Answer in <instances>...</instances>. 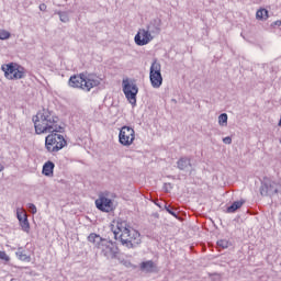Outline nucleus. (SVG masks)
<instances>
[{
  "mask_svg": "<svg viewBox=\"0 0 281 281\" xmlns=\"http://www.w3.org/2000/svg\"><path fill=\"white\" fill-rule=\"evenodd\" d=\"M33 123L36 135H44L47 133H63L60 120L49 109H42L33 116Z\"/></svg>",
  "mask_w": 281,
  "mask_h": 281,
  "instance_id": "1",
  "label": "nucleus"
},
{
  "mask_svg": "<svg viewBox=\"0 0 281 281\" xmlns=\"http://www.w3.org/2000/svg\"><path fill=\"white\" fill-rule=\"evenodd\" d=\"M115 240H121L128 249L137 247L142 243L139 232L131 227L127 221L119 220L116 228L113 229Z\"/></svg>",
  "mask_w": 281,
  "mask_h": 281,
  "instance_id": "2",
  "label": "nucleus"
},
{
  "mask_svg": "<svg viewBox=\"0 0 281 281\" xmlns=\"http://www.w3.org/2000/svg\"><path fill=\"white\" fill-rule=\"evenodd\" d=\"M88 241L91 243L95 249H99L101 256L106 260H115L120 254L117 245L106 238H102L100 235L92 233L88 236Z\"/></svg>",
  "mask_w": 281,
  "mask_h": 281,
  "instance_id": "3",
  "label": "nucleus"
},
{
  "mask_svg": "<svg viewBox=\"0 0 281 281\" xmlns=\"http://www.w3.org/2000/svg\"><path fill=\"white\" fill-rule=\"evenodd\" d=\"M101 79L93 75L86 76L85 74L71 76L69 79V87L74 89H82L83 91H91L93 87L100 86Z\"/></svg>",
  "mask_w": 281,
  "mask_h": 281,
  "instance_id": "4",
  "label": "nucleus"
},
{
  "mask_svg": "<svg viewBox=\"0 0 281 281\" xmlns=\"http://www.w3.org/2000/svg\"><path fill=\"white\" fill-rule=\"evenodd\" d=\"M59 132H50L45 138V148L48 153H58L67 146L65 136L58 134Z\"/></svg>",
  "mask_w": 281,
  "mask_h": 281,
  "instance_id": "5",
  "label": "nucleus"
},
{
  "mask_svg": "<svg viewBox=\"0 0 281 281\" xmlns=\"http://www.w3.org/2000/svg\"><path fill=\"white\" fill-rule=\"evenodd\" d=\"M7 80H23L25 78V68L16 63H9L1 66Z\"/></svg>",
  "mask_w": 281,
  "mask_h": 281,
  "instance_id": "6",
  "label": "nucleus"
},
{
  "mask_svg": "<svg viewBox=\"0 0 281 281\" xmlns=\"http://www.w3.org/2000/svg\"><path fill=\"white\" fill-rule=\"evenodd\" d=\"M259 190L261 196H273L278 194V192H281V183L271 178H263Z\"/></svg>",
  "mask_w": 281,
  "mask_h": 281,
  "instance_id": "7",
  "label": "nucleus"
},
{
  "mask_svg": "<svg viewBox=\"0 0 281 281\" xmlns=\"http://www.w3.org/2000/svg\"><path fill=\"white\" fill-rule=\"evenodd\" d=\"M149 80L154 89H159L164 85V77L161 76V64L155 59L149 69Z\"/></svg>",
  "mask_w": 281,
  "mask_h": 281,
  "instance_id": "8",
  "label": "nucleus"
},
{
  "mask_svg": "<svg viewBox=\"0 0 281 281\" xmlns=\"http://www.w3.org/2000/svg\"><path fill=\"white\" fill-rule=\"evenodd\" d=\"M123 93L132 106L137 104V93H139V88H137L135 82L128 79L123 80Z\"/></svg>",
  "mask_w": 281,
  "mask_h": 281,
  "instance_id": "9",
  "label": "nucleus"
},
{
  "mask_svg": "<svg viewBox=\"0 0 281 281\" xmlns=\"http://www.w3.org/2000/svg\"><path fill=\"white\" fill-rule=\"evenodd\" d=\"M119 142L121 146H133V142H135V130L131 126H123L119 133Z\"/></svg>",
  "mask_w": 281,
  "mask_h": 281,
  "instance_id": "10",
  "label": "nucleus"
},
{
  "mask_svg": "<svg viewBox=\"0 0 281 281\" xmlns=\"http://www.w3.org/2000/svg\"><path fill=\"white\" fill-rule=\"evenodd\" d=\"M153 38H155V36L149 34V32L146 29H139L134 37V41L136 45H138L139 47H144V45H148V43H150Z\"/></svg>",
  "mask_w": 281,
  "mask_h": 281,
  "instance_id": "11",
  "label": "nucleus"
},
{
  "mask_svg": "<svg viewBox=\"0 0 281 281\" xmlns=\"http://www.w3.org/2000/svg\"><path fill=\"white\" fill-rule=\"evenodd\" d=\"M95 205L101 212H113V200L100 194L95 200Z\"/></svg>",
  "mask_w": 281,
  "mask_h": 281,
  "instance_id": "12",
  "label": "nucleus"
},
{
  "mask_svg": "<svg viewBox=\"0 0 281 281\" xmlns=\"http://www.w3.org/2000/svg\"><path fill=\"white\" fill-rule=\"evenodd\" d=\"M147 31L149 34L153 36V34H160L161 33V20L156 19L153 20L148 25H147Z\"/></svg>",
  "mask_w": 281,
  "mask_h": 281,
  "instance_id": "13",
  "label": "nucleus"
},
{
  "mask_svg": "<svg viewBox=\"0 0 281 281\" xmlns=\"http://www.w3.org/2000/svg\"><path fill=\"white\" fill-rule=\"evenodd\" d=\"M140 271L144 273H155L157 271V263L153 260L143 261L140 263Z\"/></svg>",
  "mask_w": 281,
  "mask_h": 281,
  "instance_id": "14",
  "label": "nucleus"
},
{
  "mask_svg": "<svg viewBox=\"0 0 281 281\" xmlns=\"http://www.w3.org/2000/svg\"><path fill=\"white\" fill-rule=\"evenodd\" d=\"M54 168H56V165H54L53 161H46L42 169V175L45 177H54Z\"/></svg>",
  "mask_w": 281,
  "mask_h": 281,
  "instance_id": "15",
  "label": "nucleus"
},
{
  "mask_svg": "<svg viewBox=\"0 0 281 281\" xmlns=\"http://www.w3.org/2000/svg\"><path fill=\"white\" fill-rule=\"evenodd\" d=\"M177 166L179 170H188V168H192V162L190 161V158L182 157L178 160Z\"/></svg>",
  "mask_w": 281,
  "mask_h": 281,
  "instance_id": "16",
  "label": "nucleus"
},
{
  "mask_svg": "<svg viewBox=\"0 0 281 281\" xmlns=\"http://www.w3.org/2000/svg\"><path fill=\"white\" fill-rule=\"evenodd\" d=\"M267 19H269V11L267 9H259L256 12L257 21H267Z\"/></svg>",
  "mask_w": 281,
  "mask_h": 281,
  "instance_id": "17",
  "label": "nucleus"
},
{
  "mask_svg": "<svg viewBox=\"0 0 281 281\" xmlns=\"http://www.w3.org/2000/svg\"><path fill=\"white\" fill-rule=\"evenodd\" d=\"M245 204V201L240 200V201H235L231 206L227 207V212L229 214L236 212V210H240V207H243V205Z\"/></svg>",
  "mask_w": 281,
  "mask_h": 281,
  "instance_id": "18",
  "label": "nucleus"
},
{
  "mask_svg": "<svg viewBox=\"0 0 281 281\" xmlns=\"http://www.w3.org/2000/svg\"><path fill=\"white\" fill-rule=\"evenodd\" d=\"M20 225L23 232H26V234H30V222L27 221V216H24V218L20 221Z\"/></svg>",
  "mask_w": 281,
  "mask_h": 281,
  "instance_id": "19",
  "label": "nucleus"
},
{
  "mask_svg": "<svg viewBox=\"0 0 281 281\" xmlns=\"http://www.w3.org/2000/svg\"><path fill=\"white\" fill-rule=\"evenodd\" d=\"M57 14H58L61 23H69V14H67V12L58 11Z\"/></svg>",
  "mask_w": 281,
  "mask_h": 281,
  "instance_id": "20",
  "label": "nucleus"
},
{
  "mask_svg": "<svg viewBox=\"0 0 281 281\" xmlns=\"http://www.w3.org/2000/svg\"><path fill=\"white\" fill-rule=\"evenodd\" d=\"M218 124L220 126H227V113H222L218 116Z\"/></svg>",
  "mask_w": 281,
  "mask_h": 281,
  "instance_id": "21",
  "label": "nucleus"
},
{
  "mask_svg": "<svg viewBox=\"0 0 281 281\" xmlns=\"http://www.w3.org/2000/svg\"><path fill=\"white\" fill-rule=\"evenodd\" d=\"M217 246L221 248V249H227V247H229V241L227 239H220L217 241Z\"/></svg>",
  "mask_w": 281,
  "mask_h": 281,
  "instance_id": "22",
  "label": "nucleus"
},
{
  "mask_svg": "<svg viewBox=\"0 0 281 281\" xmlns=\"http://www.w3.org/2000/svg\"><path fill=\"white\" fill-rule=\"evenodd\" d=\"M10 36H11L10 32L5 30H0V41H8Z\"/></svg>",
  "mask_w": 281,
  "mask_h": 281,
  "instance_id": "23",
  "label": "nucleus"
},
{
  "mask_svg": "<svg viewBox=\"0 0 281 281\" xmlns=\"http://www.w3.org/2000/svg\"><path fill=\"white\" fill-rule=\"evenodd\" d=\"M16 256H18L19 260H23V261L30 260V257L27 255H25L23 251H18Z\"/></svg>",
  "mask_w": 281,
  "mask_h": 281,
  "instance_id": "24",
  "label": "nucleus"
},
{
  "mask_svg": "<svg viewBox=\"0 0 281 281\" xmlns=\"http://www.w3.org/2000/svg\"><path fill=\"white\" fill-rule=\"evenodd\" d=\"M0 260H4V262H10V256H8L5 251L0 250Z\"/></svg>",
  "mask_w": 281,
  "mask_h": 281,
  "instance_id": "25",
  "label": "nucleus"
},
{
  "mask_svg": "<svg viewBox=\"0 0 281 281\" xmlns=\"http://www.w3.org/2000/svg\"><path fill=\"white\" fill-rule=\"evenodd\" d=\"M27 207H29L31 214H36V212H37L36 205H34L33 203H29Z\"/></svg>",
  "mask_w": 281,
  "mask_h": 281,
  "instance_id": "26",
  "label": "nucleus"
},
{
  "mask_svg": "<svg viewBox=\"0 0 281 281\" xmlns=\"http://www.w3.org/2000/svg\"><path fill=\"white\" fill-rule=\"evenodd\" d=\"M16 216H18V221L21 223V221H23L25 218V216H27V215L23 212L18 211Z\"/></svg>",
  "mask_w": 281,
  "mask_h": 281,
  "instance_id": "27",
  "label": "nucleus"
},
{
  "mask_svg": "<svg viewBox=\"0 0 281 281\" xmlns=\"http://www.w3.org/2000/svg\"><path fill=\"white\" fill-rule=\"evenodd\" d=\"M165 210L171 214V216H175V218H177V213L175 211H172V209H170V206L165 205Z\"/></svg>",
  "mask_w": 281,
  "mask_h": 281,
  "instance_id": "28",
  "label": "nucleus"
},
{
  "mask_svg": "<svg viewBox=\"0 0 281 281\" xmlns=\"http://www.w3.org/2000/svg\"><path fill=\"white\" fill-rule=\"evenodd\" d=\"M224 144H232V137L226 136L223 138Z\"/></svg>",
  "mask_w": 281,
  "mask_h": 281,
  "instance_id": "29",
  "label": "nucleus"
},
{
  "mask_svg": "<svg viewBox=\"0 0 281 281\" xmlns=\"http://www.w3.org/2000/svg\"><path fill=\"white\" fill-rule=\"evenodd\" d=\"M40 10L41 12H45L47 10V4L45 3L40 4Z\"/></svg>",
  "mask_w": 281,
  "mask_h": 281,
  "instance_id": "30",
  "label": "nucleus"
},
{
  "mask_svg": "<svg viewBox=\"0 0 281 281\" xmlns=\"http://www.w3.org/2000/svg\"><path fill=\"white\" fill-rule=\"evenodd\" d=\"M121 265H124V267H131V261H121Z\"/></svg>",
  "mask_w": 281,
  "mask_h": 281,
  "instance_id": "31",
  "label": "nucleus"
},
{
  "mask_svg": "<svg viewBox=\"0 0 281 281\" xmlns=\"http://www.w3.org/2000/svg\"><path fill=\"white\" fill-rule=\"evenodd\" d=\"M3 170H4V167L3 165L0 164V172H3Z\"/></svg>",
  "mask_w": 281,
  "mask_h": 281,
  "instance_id": "32",
  "label": "nucleus"
},
{
  "mask_svg": "<svg viewBox=\"0 0 281 281\" xmlns=\"http://www.w3.org/2000/svg\"><path fill=\"white\" fill-rule=\"evenodd\" d=\"M280 23H281V22L279 21V22H277L276 24H277V25H280Z\"/></svg>",
  "mask_w": 281,
  "mask_h": 281,
  "instance_id": "33",
  "label": "nucleus"
},
{
  "mask_svg": "<svg viewBox=\"0 0 281 281\" xmlns=\"http://www.w3.org/2000/svg\"><path fill=\"white\" fill-rule=\"evenodd\" d=\"M165 186H170V183H168V184H165Z\"/></svg>",
  "mask_w": 281,
  "mask_h": 281,
  "instance_id": "34",
  "label": "nucleus"
}]
</instances>
